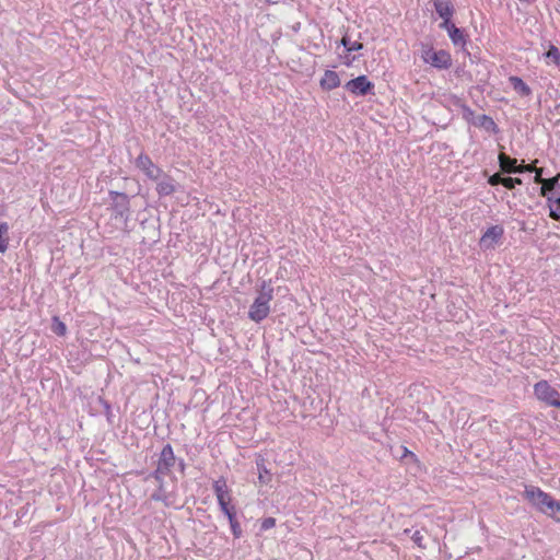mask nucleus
<instances>
[{
  "label": "nucleus",
  "mask_w": 560,
  "mask_h": 560,
  "mask_svg": "<svg viewBox=\"0 0 560 560\" xmlns=\"http://www.w3.org/2000/svg\"><path fill=\"white\" fill-rule=\"evenodd\" d=\"M422 59L439 70H446L452 66L451 54L444 49L434 50L432 47H427L422 50Z\"/></svg>",
  "instance_id": "5"
},
{
  "label": "nucleus",
  "mask_w": 560,
  "mask_h": 560,
  "mask_svg": "<svg viewBox=\"0 0 560 560\" xmlns=\"http://www.w3.org/2000/svg\"><path fill=\"white\" fill-rule=\"evenodd\" d=\"M349 54H350V52H347V54H346V56H345V61H343V63H345L346 66H351V65H352V62L357 59L355 57H350V56H349Z\"/></svg>",
  "instance_id": "41"
},
{
  "label": "nucleus",
  "mask_w": 560,
  "mask_h": 560,
  "mask_svg": "<svg viewBox=\"0 0 560 560\" xmlns=\"http://www.w3.org/2000/svg\"><path fill=\"white\" fill-rule=\"evenodd\" d=\"M504 229L502 225H492L488 228L479 240V247L482 250L494 249L495 246L502 241Z\"/></svg>",
  "instance_id": "9"
},
{
  "label": "nucleus",
  "mask_w": 560,
  "mask_h": 560,
  "mask_svg": "<svg viewBox=\"0 0 560 560\" xmlns=\"http://www.w3.org/2000/svg\"><path fill=\"white\" fill-rule=\"evenodd\" d=\"M547 515L560 523V501L559 500L555 501L552 509L549 510Z\"/></svg>",
  "instance_id": "28"
},
{
  "label": "nucleus",
  "mask_w": 560,
  "mask_h": 560,
  "mask_svg": "<svg viewBox=\"0 0 560 560\" xmlns=\"http://www.w3.org/2000/svg\"><path fill=\"white\" fill-rule=\"evenodd\" d=\"M504 173H494L492 174L491 176L488 177V184L490 186H498V185H504V178L505 176H503Z\"/></svg>",
  "instance_id": "27"
},
{
  "label": "nucleus",
  "mask_w": 560,
  "mask_h": 560,
  "mask_svg": "<svg viewBox=\"0 0 560 560\" xmlns=\"http://www.w3.org/2000/svg\"><path fill=\"white\" fill-rule=\"evenodd\" d=\"M534 394L538 400L545 402L547 406H560V393L545 380L534 385Z\"/></svg>",
  "instance_id": "7"
},
{
  "label": "nucleus",
  "mask_w": 560,
  "mask_h": 560,
  "mask_svg": "<svg viewBox=\"0 0 560 560\" xmlns=\"http://www.w3.org/2000/svg\"><path fill=\"white\" fill-rule=\"evenodd\" d=\"M454 105L462 109L463 118L467 122L472 124L476 120L475 112L467 104L463 103L460 98H456Z\"/></svg>",
  "instance_id": "21"
},
{
  "label": "nucleus",
  "mask_w": 560,
  "mask_h": 560,
  "mask_svg": "<svg viewBox=\"0 0 560 560\" xmlns=\"http://www.w3.org/2000/svg\"><path fill=\"white\" fill-rule=\"evenodd\" d=\"M472 125L479 128H483L485 130L492 133H498L500 131L493 118L486 114L477 116L476 120L472 121Z\"/></svg>",
  "instance_id": "15"
},
{
  "label": "nucleus",
  "mask_w": 560,
  "mask_h": 560,
  "mask_svg": "<svg viewBox=\"0 0 560 560\" xmlns=\"http://www.w3.org/2000/svg\"><path fill=\"white\" fill-rule=\"evenodd\" d=\"M412 541L420 548L424 549L425 546L422 544L423 541V535L420 530H416L411 536Z\"/></svg>",
  "instance_id": "33"
},
{
  "label": "nucleus",
  "mask_w": 560,
  "mask_h": 560,
  "mask_svg": "<svg viewBox=\"0 0 560 560\" xmlns=\"http://www.w3.org/2000/svg\"><path fill=\"white\" fill-rule=\"evenodd\" d=\"M439 26H440V28L445 30L448 33V30H451V27L456 26V25L454 23H452V19H446V20H443Z\"/></svg>",
  "instance_id": "37"
},
{
  "label": "nucleus",
  "mask_w": 560,
  "mask_h": 560,
  "mask_svg": "<svg viewBox=\"0 0 560 560\" xmlns=\"http://www.w3.org/2000/svg\"><path fill=\"white\" fill-rule=\"evenodd\" d=\"M434 9L442 20L452 19L455 9L450 1L434 0Z\"/></svg>",
  "instance_id": "16"
},
{
  "label": "nucleus",
  "mask_w": 560,
  "mask_h": 560,
  "mask_svg": "<svg viewBox=\"0 0 560 560\" xmlns=\"http://www.w3.org/2000/svg\"><path fill=\"white\" fill-rule=\"evenodd\" d=\"M499 166L502 173L504 174H516V168L518 167L517 160L515 158H511L504 152H500L498 155Z\"/></svg>",
  "instance_id": "12"
},
{
  "label": "nucleus",
  "mask_w": 560,
  "mask_h": 560,
  "mask_svg": "<svg viewBox=\"0 0 560 560\" xmlns=\"http://www.w3.org/2000/svg\"><path fill=\"white\" fill-rule=\"evenodd\" d=\"M151 499H152L153 501H165V495H164V483H162V488H161V483H159V487H158V489L152 493Z\"/></svg>",
  "instance_id": "30"
},
{
  "label": "nucleus",
  "mask_w": 560,
  "mask_h": 560,
  "mask_svg": "<svg viewBox=\"0 0 560 560\" xmlns=\"http://www.w3.org/2000/svg\"><path fill=\"white\" fill-rule=\"evenodd\" d=\"M9 233V225L7 222L0 223V234L8 235Z\"/></svg>",
  "instance_id": "40"
},
{
  "label": "nucleus",
  "mask_w": 560,
  "mask_h": 560,
  "mask_svg": "<svg viewBox=\"0 0 560 560\" xmlns=\"http://www.w3.org/2000/svg\"><path fill=\"white\" fill-rule=\"evenodd\" d=\"M551 194L555 197L560 194V173L544 180V185L540 187V195L546 197L547 200L548 197H551Z\"/></svg>",
  "instance_id": "11"
},
{
  "label": "nucleus",
  "mask_w": 560,
  "mask_h": 560,
  "mask_svg": "<svg viewBox=\"0 0 560 560\" xmlns=\"http://www.w3.org/2000/svg\"><path fill=\"white\" fill-rule=\"evenodd\" d=\"M545 57L560 68V50L557 46L550 44L549 49L545 54Z\"/></svg>",
  "instance_id": "23"
},
{
  "label": "nucleus",
  "mask_w": 560,
  "mask_h": 560,
  "mask_svg": "<svg viewBox=\"0 0 560 560\" xmlns=\"http://www.w3.org/2000/svg\"><path fill=\"white\" fill-rule=\"evenodd\" d=\"M51 330L57 336L62 337L67 334V326L63 322L60 320L58 316H54L51 323Z\"/></svg>",
  "instance_id": "24"
},
{
  "label": "nucleus",
  "mask_w": 560,
  "mask_h": 560,
  "mask_svg": "<svg viewBox=\"0 0 560 560\" xmlns=\"http://www.w3.org/2000/svg\"><path fill=\"white\" fill-rule=\"evenodd\" d=\"M521 2H524V3H527V4H532L535 0H520Z\"/></svg>",
  "instance_id": "43"
},
{
  "label": "nucleus",
  "mask_w": 560,
  "mask_h": 560,
  "mask_svg": "<svg viewBox=\"0 0 560 560\" xmlns=\"http://www.w3.org/2000/svg\"><path fill=\"white\" fill-rule=\"evenodd\" d=\"M98 402L104 408V415L106 416L107 420L110 421L112 405L106 399H104L103 397H98Z\"/></svg>",
  "instance_id": "29"
},
{
  "label": "nucleus",
  "mask_w": 560,
  "mask_h": 560,
  "mask_svg": "<svg viewBox=\"0 0 560 560\" xmlns=\"http://www.w3.org/2000/svg\"><path fill=\"white\" fill-rule=\"evenodd\" d=\"M218 504L222 513L226 516L229 513L236 510L235 505L231 504V497L218 500Z\"/></svg>",
  "instance_id": "25"
},
{
  "label": "nucleus",
  "mask_w": 560,
  "mask_h": 560,
  "mask_svg": "<svg viewBox=\"0 0 560 560\" xmlns=\"http://www.w3.org/2000/svg\"><path fill=\"white\" fill-rule=\"evenodd\" d=\"M226 518L229 521L230 528H231L233 537L235 539H240L243 536V529H242V526H241V524H240V522L237 520L236 510H234L233 512L229 513L226 515Z\"/></svg>",
  "instance_id": "18"
},
{
  "label": "nucleus",
  "mask_w": 560,
  "mask_h": 560,
  "mask_svg": "<svg viewBox=\"0 0 560 560\" xmlns=\"http://www.w3.org/2000/svg\"><path fill=\"white\" fill-rule=\"evenodd\" d=\"M343 89L354 96L364 97L366 95H374L375 85L365 74H361L354 79L349 80Z\"/></svg>",
  "instance_id": "6"
},
{
  "label": "nucleus",
  "mask_w": 560,
  "mask_h": 560,
  "mask_svg": "<svg viewBox=\"0 0 560 560\" xmlns=\"http://www.w3.org/2000/svg\"><path fill=\"white\" fill-rule=\"evenodd\" d=\"M176 191V182L175 179L165 173L162 172V176H160L159 180H156V192L160 197L171 196Z\"/></svg>",
  "instance_id": "10"
},
{
  "label": "nucleus",
  "mask_w": 560,
  "mask_h": 560,
  "mask_svg": "<svg viewBox=\"0 0 560 560\" xmlns=\"http://www.w3.org/2000/svg\"><path fill=\"white\" fill-rule=\"evenodd\" d=\"M177 457L174 454L173 446L165 444L156 460V468L149 475L158 483H164V478L171 476L172 469L176 466Z\"/></svg>",
  "instance_id": "2"
},
{
  "label": "nucleus",
  "mask_w": 560,
  "mask_h": 560,
  "mask_svg": "<svg viewBox=\"0 0 560 560\" xmlns=\"http://www.w3.org/2000/svg\"><path fill=\"white\" fill-rule=\"evenodd\" d=\"M448 37L455 46H464L467 42L464 30L457 26H453L448 30Z\"/></svg>",
  "instance_id": "19"
},
{
  "label": "nucleus",
  "mask_w": 560,
  "mask_h": 560,
  "mask_svg": "<svg viewBox=\"0 0 560 560\" xmlns=\"http://www.w3.org/2000/svg\"><path fill=\"white\" fill-rule=\"evenodd\" d=\"M522 184H523V180L520 177L505 176L503 187H505L509 190H512L517 185H522Z\"/></svg>",
  "instance_id": "26"
},
{
  "label": "nucleus",
  "mask_w": 560,
  "mask_h": 560,
  "mask_svg": "<svg viewBox=\"0 0 560 560\" xmlns=\"http://www.w3.org/2000/svg\"><path fill=\"white\" fill-rule=\"evenodd\" d=\"M9 246V236L0 234V253H4Z\"/></svg>",
  "instance_id": "36"
},
{
  "label": "nucleus",
  "mask_w": 560,
  "mask_h": 560,
  "mask_svg": "<svg viewBox=\"0 0 560 560\" xmlns=\"http://www.w3.org/2000/svg\"><path fill=\"white\" fill-rule=\"evenodd\" d=\"M338 45L342 46L346 52L359 51L363 49V44L361 42H351L348 34L342 36Z\"/></svg>",
  "instance_id": "20"
},
{
  "label": "nucleus",
  "mask_w": 560,
  "mask_h": 560,
  "mask_svg": "<svg viewBox=\"0 0 560 560\" xmlns=\"http://www.w3.org/2000/svg\"><path fill=\"white\" fill-rule=\"evenodd\" d=\"M509 81L513 88V90L521 96H529L532 94V89L523 81L522 78L512 75L509 78Z\"/></svg>",
  "instance_id": "17"
},
{
  "label": "nucleus",
  "mask_w": 560,
  "mask_h": 560,
  "mask_svg": "<svg viewBox=\"0 0 560 560\" xmlns=\"http://www.w3.org/2000/svg\"><path fill=\"white\" fill-rule=\"evenodd\" d=\"M533 173H535L534 182L536 184H541V186H542L544 185V180L547 179V178H542L544 168L542 167H535Z\"/></svg>",
  "instance_id": "34"
},
{
  "label": "nucleus",
  "mask_w": 560,
  "mask_h": 560,
  "mask_svg": "<svg viewBox=\"0 0 560 560\" xmlns=\"http://www.w3.org/2000/svg\"><path fill=\"white\" fill-rule=\"evenodd\" d=\"M135 165L139 168L149 179L156 182L162 176L163 170L155 165L152 159L144 152H141L135 160Z\"/></svg>",
  "instance_id": "8"
},
{
  "label": "nucleus",
  "mask_w": 560,
  "mask_h": 560,
  "mask_svg": "<svg viewBox=\"0 0 560 560\" xmlns=\"http://www.w3.org/2000/svg\"><path fill=\"white\" fill-rule=\"evenodd\" d=\"M402 457H411L415 458V454L410 452L407 447H404V454Z\"/></svg>",
  "instance_id": "42"
},
{
  "label": "nucleus",
  "mask_w": 560,
  "mask_h": 560,
  "mask_svg": "<svg viewBox=\"0 0 560 560\" xmlns=\"http://www.w3.org/2000/svg\"><path fill=\"white\" fill-rule=\"evenodd\" d=\"M256 467L258 471V479L261 485H268L271 481L272 474L266 466V459L262 455L256 457Z\"/></svg>",
  "instance_id": "14"
},
{
  "label": "nucleus",
  "mask_w": 560,
  "mask_h": 560,
  "mask_svg": "<svg viewBox=\"0 0 560 560\" xmlns=\"http://www.w3.org/2000/svg\"><path fill=\"white\" fill-rule=\"evenodd\" d=\"M275 526H276V518L269 516L261 521L260 530H268Z\"/></svg>",
  "instance_id": "31"
},
{
  "label": "nucleus",
  "mask_w": 560,
  "mask_h": 560,
  "mask_svg": "<svg viewBox=\"0 0 560 560\" xmlns=\"http://www.w3.org/2000/svg\"><path fill=\"white\" fill-rule=\"evenodd\" d=\"M549 217L556 221L560 222V209L550 207Z\"/></svg>",
  "instance_id": "38"
},
{
  "label": "nucleus",
  "mask_w": 560,
  "mask_h": 560,
  "mask_svg": "<svg viewBox=\"0 0 560 560\" xmlns=\"http://www.w3.org/2000/svg\"><path fill=\"white\" fill-rule=\"evenodd\" d=\"M273 299V288L271 280L261 281L258 295L249 306L248 318L255 323H260L268 317L270 313L269 303Z\"/></svg>",
  "instance_id": "1"
},
{
  "label": "nucleus",
  "mask_w": 560,
  "mask_h": 560,
  "mask_svg": "<svg viewBox=\"0 0 560 560\" xmlns=\"http://www.w3.org/2000/svg\"><path fill=\"white\" fill-rule=\"evenodd\" d=\"M534 170L535 166L533 164H526L524 161H522V163L518 164V167L516 168V174L533 173Z\"/></svg>",
  "instance_id": "32"
},
{
  "label": "nucleus",
  "mask_w": 560,
  "mask_h": 560,
  "mask_svg": "<svg viewBox=\"0 0 560 560\" xmlns=\"http://www.w3.org/2000/svg\"><path fill=\"white\" fill-rule=\"evenodd\" d=\"M340 78L334 70H326L319 81V85L325 91H331L340 85Z\"/></svg>",
  "instance_id": "13"
},
{
  "label": "nucleus",
  "mask_w": 560,
  "mask_h": 560,
  "mask_svg": "<svg viewBox=\"0 0 560 560\" xmlns=\"http://www.w3.org/2000/svg\"><path fill=\"white\" fill-rule=\"evenodd\" d=\"M179 471L182 472V475H185V470H186V463L183 458H177V463H176Z\"/></svg>",
  "instance_id": "39"
},
{
  "label": "nucleus",
  "mask_w": 560,
  "mask_h": 560,
  "mask_svg": "<svg viewBox=\"0 0 560 560\" xmlns=\"http://www.w3.org/2000/svg\"><path fill=\"white\" fill-rule=\"evenodd\" d=\"M548 208L553 207V205H557L556 208L560 209V192L555 197L553 194H551V197H548Z\"/></svg>",
  "instance_id": "35"
},
{
  "label": "nucleus",
  "mask_w": 560,
  "mask_h": 560,
  "mask_svg": "<svg viewBox=\"0 0 560 560\" xmlns=\"http://www.w3.org/2000/svg\"><path fill=\"white\" fill-rule=\"evenodd\" d=\"M213 491L217 495V500H220V498L223 499L230 497L226 482L223 478L214 481Z\"/></svg>",
  "instance_id": "22"
},
{
  "label": "nucleus",
  "mask_w": 560,
  "mask_h": 560,
  "mask_svg": "<svg viewBox=\"0 0 560 560\" xmlns=\"http://www.w3.org/2000/svg\"><path fill=\"white\" fill-rule=\"evenodd\" d=\"M109 210L115 219H120L127 225L131 215V197L118 190H108Z\"/></svg>",
  "instance_id": "3"
},
{
  "label": "nucleus",
  "mask_w": 560,
  "mask_h": 560,
  "mask_svg": "<svg viewBox=\"0 0 560 560\" xmlns=\"http://www.w3.org/2000/svg\"><path fill=\"white\" fill-rule=\"evenodd\" d=\"M524 498L530 502L539 512L548 514L556 499L549 493L535 486H527L524 490Z\"/></svg>",
  "instance_id": "4"
}]
</instances>
